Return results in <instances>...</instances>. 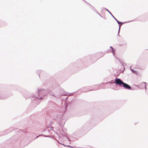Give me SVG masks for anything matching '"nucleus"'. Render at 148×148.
I'll return each instance as SVG.
<instances>
[{
	"mask_svg": "<svg viewBox=\"0 0 148 148\" xmlns=\"http://www.w3.org/2000/svg\"><path fill=\"white\" fill-rule=\"evenodd\" d=\"M36 92L37 93H39L40 92L42 95H46L49 93L50 91L47 89H38L36 90Z\"/></svg>",
	"mask_w": 148,
	"mask_h": 148,
	"instance_id": "obj_1",
	"label": "nucleus"
},
{
	"mask_svg": "<svg viewBox=\"0 0 148 148\" xmlns=\"http://www.w3.org/2000/svg\"><path fill=\"white\" fill-rule=\"evenodd\" d=\"M115 83L119 85H121V84L123 85L124 83L123 81H122L119 78H116L115 79Z\"/></svg>",
	"mask_w": 148,
	"mask_h": 148,
	"instance_id": "obj_2",
	"label": "nucleus"
},
{
	"mask_svg": "<svg viewBox=\"0 0 148 148\" xmlns=\"http://www.w3.org/2000/svg\"><path fill=\"white\" fill-rule=\"evenodd\" d=\"M123 86L125 88H127L128 89H130L131 88V87L128 84H126L125 83H123Z\"/></svg>",
	"mask_w": 148,
	"mask_h": 148,
	"instance_id": "obj_3",
	"label": "nucleus"
},
{
	"mask_svg": "<svg viewBox=\"0 0 148 148\" xmlns=\"http://www.w3.org/2000/svg\"><path fill=\"white\" fill-rule=\"evenodd\" d=\"M130 70H131V71H132V72L134 73H135L136 72V71H135L134 70V69H131Z\"/></svg>",
	"mask_w": 148,
	"mask_h": 148,
	"instance_id": "obj_4",
	"label": "nucleus"
},
{
	"mask_svg": "<svg viewBox=\"0 0 148 148\" xmlns=\"http://www.w3.org/2000/svg\"><path fill=\"white\" fill-rule=\"evenodd\" d=\"M143 84H144L145 88V89H146V83L145 82H144L143 83Z\"/></svg>",
	"mask_w": 148,
	"mask_h": 148,
	"instance_id": "obj_5",
	"label": "nucleus"
},
{
	"mask_svg": "<svg viewBox=\"0 0 148 148\" xmlns=\"http://www.w3.org/2000/svg\"><path fill=\"white\" fill-rule=\"evenodd\" d=\"M120 26H121V25H119V30H118V34H119V30H120Z\"/></svg>",
	"mask_w": 148,
	"mask_h": 148,
	"instance_id": "obj_6",
	"label": "nucleus"
},
{
	"mask_svg": "<svg viewBox=\"0 0 148 148\" xmlns=\"http://www.w3.org/2000/svg\"><path fill=\"white\" fill-rule=\"evenodd\" d=\"M118 24H121V25H122V24H123V23H121V22H118Z\"/></svg>",
	"mask_w": 148,
	"mask_h": 148,
	"instance_id": "obj_7",
	"label": "nucleus"
},
{
	"mask_svg": "<svg viewBox=\"0 0 148 148\" xmlns=\"http://www.w3.org/2000/svg\"><path fill=\"white\" fill-rule=\"evenodd\" d=\"M106 10L108 11L111 14V13L106 9Z\"/></svg>",
	"mask_w": 148,
	"mask_h": 148,
	"instance_id": "obj_8",
	"label": "nucleus"
},
{
	"mask_svg": "<svg viewBox=\"0 0 148 148\" xmlns=\"http://www.w3.org/2000/svg\"><path fill=\"white\" fill-rule=\"evenodd\" d=\"M67 137L66 136L65 137V139H67Z\"/></svg>",
	"mask_w": 148,
	"mask_h": 148,
	"instance_id": "obj_9",
	"label": "nucleus"
},
{
	"mask_svg": "<svg viewBox=\"0 0 148 148\" xmlns=\"http://www.w3.org/2000/svg\"><path fill=\"white\" fill-rule=\"evenodd\" d=\"M111 15L112 16V17H113L114 18H115V17H114V16H113L112 14H111Z\"/></svg>",
	"mask_w": 148,
	"mask_h": 148,
	"instance_id": "obj_10",
	"label": "nucleus"
},
{
	"mask_svg": "<svg viewBox=\"0 0 148 148\" xmlns=\"http://www.w3.org/2000/svg\"><path fill=\"white\" fill-rule=\"evenodd\" d=\"M111 15L112 16V17H113L114 18H115V17H114V16H113L112 14H111Z\"/></svg>",
	"mask_w": 148,
	"mask_h": 148,
	"instance_id": "obj_11",
	"label": "nucleus"
},
{
	"mask_svg": "<svg viewBox=\"0 0 148 148\" xmlns=\"http://www.w3.org/2000/svg\"><path fill=\"white\" fill-rule=\"evenodd\" d=\"M111 15L112 16V17H113L114 18H115V17H114V16H113L112 14H111Z\"/></svg>",
	"mask_w": 148,
	"mask_h": 148,
	"instance_id": "obj_12",
	"label": "nucleus"
},
{
	"mask_svg": "<svg viewBox=\"0 0 148 148\" xmlns=\"http://www.w3.org/2000/svg\"><path fill=\"white\" fill-rule=\"evenodd\" d=\"M116 21H117V23H118V22H119L118 20H116Z\"/></svg>",
	"mask_w": 148,
	"mask_h": 148,
	"instance_id": "obj_13",
	"label": "nucleus"
},
{
	"mask_svg": "<svg viewBox=\"0 0 148 148\" xmlns=\"http://www.w3.org/2000/svg\"><path fill=\"white\" fill-rule=\"evenodd\" d=\"M114 18L115 19V20L116 21V18Z\"/></svg>",
	"mask_w": 148,
	"mask_h": 148,
	"instance_id": "obj_14",
	"label": "nucleus"
},
{
	"mask_svg": "<svg viewBox=\"0 0 148 148\" xmlns=\"http://www.w3.org/2000/svg\"><path fill=\"white\" fill-rule=\"evenodd\" d=\"M110 48H111L112 49V47L111 46H110Z\"/></svg>",
	"mask_w": 148,
	"mask_h": 148,
	"instance_id": "obj_15",
	"label": "nucleus"
},
{
	"mask_svg": "<svg viewBox=\"0 0 148 148\" xmlns=\"http://www.w3.org/2000/svg\"><path fill=\"white\" fill-rule=\"evenodd\" d=\"M99 16H101V15H100V14H99Z\"/></svg>",
	"mask_w": 148,
	"mask_h": 148,
	"instance_id": "obj_16",
	"label": "nucleus"
},
{
	"mask_svg": "<svg viewBox=\"0 0 148 148\" xmlns=\"http://www.w3.org/2000/svg\"><path fill=\"white\" fill-rule=\"evenodd\" d=\"M51 95H53L54 96V95H53V94H52Z\"/></svg>",
	"mask_w": 148,
	"mask_h": 148,
	"instance_id": "obj_17",
	"label": "nucleus"
}]
</instances>
